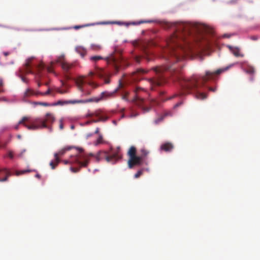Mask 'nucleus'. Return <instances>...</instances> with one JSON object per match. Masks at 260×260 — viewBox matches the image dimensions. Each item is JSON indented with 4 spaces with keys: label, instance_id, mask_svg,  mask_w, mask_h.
<instances>
[{
    "label": "nucleus",
    "instance_id": "obj_13",
    "mask_svg": "<svg viewBox=\"0 0 260 260\" xmlns=\"http://www.w3.org/2000/svg\"><path fill=\"white\" fill-rule=\"evenodd\" d=\"M97 75L101 78L103 79L105 83L109 84L110 82L109 76L108 72L102 69H100L96 72Z\"/></svg>",
    "mask_w": 260,
    "mask_h": 260
},
{
    "label": "nucleus",
    "instance_id": "obj_50",
    "mask_svg": "<svg viewBox=\"0 0 260 260\" xmlns=\"http://www.w3.org/2000/svg\"><path fill=\"white\" fill-rule=\"evenodd\" d=\"M99 131H100V128L99 127H97L94 133L96 134H99Z\"/></svg>",
    "mask_w": 260,
    "mask_h": 260
},
{
    "label": "nucleus",
    "instance_id": "obj_33",
    "mask_svg": "<svg viewBox=\"0 0 260 260\" xmlns=\"http://www.w3.org/2000/svg\"><path fill=\"white\" fill-rule=\"evenodd\" d=\"M58 164V163H57L55 159L54 160H52L49 164L52 169H54Z\"/></svg>",
    "mask_w": 260,
    "mask_h": 260
},
{
    "label": "nucleus",
    "instance_id": "obj_10",
    "mask_svg": "<svg viewBox=\"0 0 260 260\" xmlns=\"http://www.w3.org/2000/svg\"><path fill=\"white\" fill-rule=\"evenodd\" d=\"M76 85L79 90L86 95H89L90 92L87 90L84 87L85 81L83 77H79L76 80Z\"/></svg>",
    "mask_w": 260,
    "mask_h": 260
},
{
    "label": "nucleus",
    "instance_id": "obj_6",
    "mask_svg": "<svg viewBox=\"0 0 260 260\" xmlns=\"http://www.w3.org/2000/svg\"><path fill=\"white\" fill-rule=\"evenodd\" d=\"M93 116L98 117L99 118L97 119H93L91 121H87L86 122L87 124H90L92 122L97 123L100 121L105 122L107 121L109 118L107 113L105 111L101 109L96 110L94 112L88 111L85 115L86 118H91Z\"/></svg>",
    "mask_w": 260,
    "mask_h": 260
},
{
    "label": "nucleus",
    "instance_id": "obj_30",
    "mask_svg": "<svg viewBox=\"0 0 260 260\" xmlns=\"http://www.w3.org/2000/svg\"><path fill=\"white\" fill-rule=\"evenodd\" d=\"M50 93L51 89L50 88H49L45 92H41L39 91H37V93L39 94V95H41L43 96L48 95L50 94Z\"/></svg>",
    "mask_w": 260,
    "mask_h": 260
},
{
    "label": "nucleus",
    "instance_id": "obj_47",
    "mask_svg": "<svg viewBox=\"0 0 260 260\" xmlns=\"http://www.w3.org/2000/svg\"><path fill=\"white\" fill-rule=\"evenodd\" d=\"M4 85L3 80L0 77V86H3Z\"/></svg>",
    "mask_w": 260,
    "mask_h": 260
},
{
    "label": "nucleus",
    "instance_id": "obj_38",
    "mask_svg": "<svg viewBox=\"0 0 260 260\" xmlns=\"http://www.w3.org/2000/svg\"><path fill=\"white\" fill-rule=\"evenodd\" d=\"M70 170L73 173H77L80 171V168H76L71 167Z\"/></svg>",
    "mask_w": 260,
    "mask_h": 260
},
{
    "label": "nucleus",
    "instance_id": "obj_49",
    "mask_svg": "<svg viewBox=\"0 0 260 260\" xmlns=\"http://www.w3.org/2000/svg\"><path fill=\"white\" fill-rule=\"evenodd\" d=\"M209 90H210V91H212L214 92V91H216V88L210 87V88H209Z\"/></svg>",
    "mask_w": 260,
    "mask_h": 260
},
{
    "label": "nucleus",
    "instance_id": "obj_46",
    "mask_svg": "<svg viewBox=\"0 0 260 260\" xmlns=\"http://www.w3.org/2000/svg\"><path fill=\"white\" fill-rule=\"evenodd\" d=\"M19 124H22L24 126H25V127H26L24 125V123H19V122H18V124H17L15 126V128L16 129H18V128H19Z\"/></svg>",
    "mask_w": 260,
    "mask_h": 260
},
{
    "label": "nucleus",
    "instance_id": "obj_63",
    "mask_svg": "<svg viewBox=\"0 0 260 260\" xmlns=\"http://www.w3.org/2000/svg\"><path fill=\"white\" fill-rule=\"evenodd\" d=\"M71 128H74V126H72Z\"/></svg>",
    "mask_w": 260,
    "mask_h": 260
},
{
    "label": "nucleus",
    "instance_id": "obj_8",
    "mask_svg": "<svg viewBox=\"0 0 260 260\" xmlns=\"http://www.w3.org/2000/svg\"><path fill=\"white\" fill-rule=\"evenodd\" d=\"M106 61L109 64H111L113 66L116 72H118L122 62L120 54H111L109 57L106 58Z\"/></svg>",
    "mask_w": 260,
    "mask_h": 260
},
{
    "label": "nucleus",
    "instance_id": "obj_7",
    "mask_svg": "<svg viewBox=\"0 0 260 260\" xmlns=\"http://www.w3.org/2000/svg\"><path fill=\"white\" fill-rule=\"evenodd\" d=\"M118 87L116 88L113 91H103L101 93V94L99 96L84 100L85 103L93 102L98 103L102 101H105L109 99L113 98L115 96V95L116 93L118 91Z\"/></svg>",
    "mask_w": 260,
    "mask_h": 260
},
{
    "label": "nucleus",
    "instance_id": "obj_35",
    "mask_svg": "<svg viewBox=\"0 0 260 260\" xmlns=\"http://www.w3.org/2000/svg\"><path fill=\"white\" fill-rule=\"evenodd\" d=\"M143 172V170H140L138 171L137 172V173L135 174V177L136 178H139L141 175H142Z\"/></svg>",
    "mask_w": 260,
    "mask_h": 260
},
{
    "label": "nucleus",
    "instance_id": "obj_44",
    "mask_svg": "<svg viewBox=\"0 0 260 260\" xmlns=\"http://www.w3.org/2000/svg\"><path fill=\"white\" fill-rule=\"evenodd\" d=\"M88 25H76L74 26V28L77 29H79V28H82L85 26H88Z\"/></svg>",
    "mask_w": 260,
    "mask_h": 260
},
{
    "label": "nucleus",
    "instance_id": "obj_23",
    "mask_svg": "<svg viewBox=\"0 0 260 260\" xmlns=\"http://www.w3.org/2000/svg\"><path fill=\"white\" fill-rule=\"evenodd\" d=\"M244 71L250 75H253L255 73V70L253 67L248 66L244 69Z\"/></svg>",
    "mask_w": 260,
    "mask_h": 260
},
{
    "label": "nucleus",
    "instance_id": "obj_15",
    "mask_svg": "<svg viewBox=\"0 0 260 260\" xmlns=\"http://www.w3.org/2000/svg\"><path fill=\"white\" fill-rule=\"evenodd\" d=\"M77 103H85L84 100H73V101H58L57 102L54 104L55 105H63L64 104H77Z\"/></svg>",
    "mask_w": 260,
    "mask_h": 260
},
{
    "label": "nucleus",
    "instance_id": "obj_16",
    "mask_svg": "<svg viewBox=\"0 0 260 260\" xmlns=\"http://www.w3.org/2000/svg\"><path fill=\"white\" fill-rule=\"evenodd\" d=\"M70 147L64 148L59 150L58 152L54 153V156L55 158V161H56L57 163H59L60 161L59 157H61L62 155H63L66 152L67 150H70Z\"/></svg>",
    "mask_w": 260,
    "mask_h": 260
},
{
    "label": "nucleus",
    "instance_id": "obj_48",
    "mask_svg": "<svg viewBox=\"0 0 260 260\" xmlns=\"http://www.w3.org/2000/svg\"><path fill=\"white\" fill-rule=\"evenodd\" d=\"M135 60L137 62H140V58L138 56H136L135 58Z\"/></svg>",
    "mask_w": 260,
    "mask_h": 260
},
{
    "label": "nucleus",
    "instance_id": "obj_21",
    "mask_svg": "<svg viewBox=\"0 0 260 260\" xmlns=\"http://www.w3.org/2000/svg\"><path fill=\"white\" fill-rule=\"evenodd\" d=\"M76 50L79 54H80V55L82 57H83L86 54V50L81 47H79L76 48Z\"/></svg>",
    "mask_w": 260,
    "mask_h": 260
},
{
    "label": "nucleus",
    "instance_id": "obj_9",
    "mask_svg": "<svg viewBox=\"0 0 260 260\" xmlns=\"http://www.w3.org/2000/svg\"><path fill=\"white\" fill-rule=\"evenodd\" d=\"M56 62L59 63L62 69L66 72L69 71L73 67L72 64L68 63L64 60V56L63 55L59 56L57 58Z\"/></svg>",
    "mask_w": 260,
    "mask_h": 260
},
{
    "label": "nucleus",
    "instance_id": "obj_54",
    "mask_svg": "<svg viewBox=\"0 0 260 260\" xmlns=\"http://www.w3.org/2000/svg\"><path fill=\"white\" fill-rule=\"evenodd\" d=\"M92 136V134H89L87 135V137L88 138V137H91Z\"/></svg>",
    "mask_w": 260,
    "mask_h": 260
},
{
    "label": "nucleus",
    "instance_id": "obj_29",
    "mask_svg": "<svg viewBox=\"0 0 260 260\" xmlns=\"http://www.w3.org/2000/svg\"><path fill=\"white\" fill-rule=\"evenodd\" d=\"M155 22V21H154V20H144V21H140L139 22H133V23H132V24H140L144 23H152V22Z\"/></svg>",
    "mask_w": 260,
    "mask_h": 260
},
{
    "label": "nucleus",
    "instance_id": "obj_1",
    "mask_svg": "<svg viewBox=\"0 0 260 260\" xmlns=\"http://www.w3.org/2000/svg\"><path fill=\"white\" fill-rule=\"evenodd\" d=\"M232 66L219 69L216 71H207L205 76L200 79L197 76H193L190 78L185 79L180 74V70L176 67H172L170 64L165 66L156 67L153 68L156 77L151 78L149 82L151 86H160L165 82V78L163 75L165 71H169L174 76V80L178 81L181 86L182 91L180 93H175L168 98V100H172L181 95L196 92V97L198 99L204 100L206 98V95L204 93L198 92V90L202 85L209 80L214 79L216 77L229 70Z\"/></svg>",
    "mask_w": 260,
    "mask_h": 260
},
{
    "label": "nucleus",
    "instance_id": "obj_52",
    "mask_svg": "<svg viewBox=\"0 0 260 260\" xmlns=\"http://www.w3.org/2000/svg\"><path fill=\"white\" fill-rule=\"evenodd\" d=\"M230 35H228V34H224L223 35V37L224 38H229L230 37Z\"/></svg>",
    "mask_w": 260,
    "mask_h": 260
},
{
    "label": "nucleus",
    "instance_id": "obj_45",
    "mask_svg": "<svg viewBox=\"0 0 260 260\" xmlns=\"http://www.w3.org/2000/svg\"><path fill=\"white\" fill-rule=\"evenodd\" d=\"M251 39L254 41H256L258 39V37L256 36H253L251 37Z\"/></svg>",
    "mask_w": 260,
    "mask_h": 260
},
{
    "label": "nucleus",
    "instance_id": "obj_57",
    "mask_svg": "<svg viewBox=\"0 0 260 260\" xmlns=\"http://www.w3.org/2000/svg\"><path fill=\"white\" fill-rule=\"evenodd\" d=\"M36 177H37V178H40V175L39 174H36Z\"/></svg>",
    "mask_w": 260,
    "mask_h": 260
},
{
    "label": "nucleus",
    "instance_id": "obj_11",
    "mask_svg": "<svg viewBox=\"0 0 260 260\" xmlns=\"http://www.w3.org/2000/svg\"><path fill=\"white\" fill-rule=\"evenodd\" d=\"M142 160V157L140 156H136L129 158L127 162L129 168L132 169L135 166L140 165Z\"/></svg>",
    "mask_w": 260,
    "mask_h": 260
},
{
    "label": "nucleus",
    "instance_id": "obj_17",
    "mask_svg": "<svg viewBox=\"0 0 260 260\" xmlns=\"http://www.w3.org/2000/svg\"><path fill=\"white\" fill-rule=\"evenodd\" d=\"M147 73V71L143 69H138L134 73L133 78L134 80H138L140 79V76Z\"/></svg>",
    "mask_w": 260,
    "mask_h": 260
},
{
    "label": "nucleus",
    "instance_id": "obj_27",
    "mask_svg": "<svg viewBox=\"0 0 260 260\" xmlns=\"http://www.w3.org/2000/svg\"><path fill=\"white\" fill-rule=\"evenodd\" d=\"M32 171V170H30V169L24 170L20 171H16L15 174H16V176H19V175L23 174L26 173L31 172Z\"/></svg>",
    "mask_w": 260,
    "mask_h": 260
},
{
    "label": "nucleus",
    "instance_id": "obj_51",
    "mask_svg": "<svg viewBox=\"0 0 260 260\" xmlns=\"http://www.w3.org/2000/svg\"><path fill=\"white\" fill-rule=\"evenodd\" d=\"M3 54H4V55L5 56H7L9 55L10 53H9V52H4L3 53Z\"/></svg>",
    "mask_w": 260,
    "mask_h": 260
},
{
    "label": "nucleus",
    "instance_id": "obj_19",
    "mask_svg": "<svg viewBox=\"0 0 260 260\" xmlns=\"http://www.w3.org/2000/svg\"><path fill=\"white\" fill-rule=\"evenodd\" d=\"M229 48L230 51L233 53V54L236 57L239 56H243V55H241L240 53V50L238 48H234L232 46H229Z\"/></svg>",
    "mask_w": 260,
    "mask_h": 260
},
{
    "label": "nucleus",
    "instance_id": "obj_14",
    "mask_svg": "<svg viewBox=\"0 0 260 260\" xmlns=\"http://www.w3.org/2000/svg\"><path fill=\"white\" fill-rule=\"evenodd\" d=\"M39 94L37 93V91H35L33 89L28 88L24 91L23 96H22V101L26 102V99L32 95H38Z\"/></svg>",
    "mask_w": 260,
    "mask_h": 260
},
{
    "label": "nucleus",
    "instance_id": "obj_62",
    "mask_svg": "<svg viewBox=\"0 0 260 260\" xmlns=\"http://www.w3.org/2000/svg\"><path fill=\"white\" fill-rule=\"evenodd\" d=\"M41 83H38V86L40 87L41 86Z\"/></svg>",
    "mask_w": 260,
    "mask_h": 260
},
{
    "label": "nucleus",
    "instance_id": "obj_37",
    "mask_svg": "<svg viewBox=\"0 0 260 260\" xmlns=\"http://www.w3.org/2000/svg\"><path fill=\"white\" fill-rule=\"evenodd\" d=\"M34 103L36 105H42L44 106H48L49 105L48 103L44 102H35Z\"/></svg>",
    "mask_w": 260,
    "mask_h": 260
},
{
    "label": "nucleus",
    "instance_id": "obj_34",
    "mask_svg": "<svg viewBox=\"0 0 260 260\" xmlns=\"http://www.w3.org/2000/svg\"><path fill=\"white\" fill-rule=\"evenodd\" d=\"M129 94V92L128 91H124V92L122 95V99L123 100L128 101V96Z\"/></svg>",
    "mask_w": 260,
    "mask_h": 260
},
{
    "label": "nucleus",
    "instance_id": "obj_24",
    "mask_svg": "<svg viewBox=\"0 0 260 260\" xmlns=\"http://www.w3.org/2000/svg\"><path fill=\"white\" fill-rule=\"evenodd\" d=\"M45 65L43 62L40 63L39 64L36 66V68L37 70L38 74H39L40 72L44 69Z\"/></svg>",
    "mask_w": 260,
    "mask_h": 260
},
{
    "label": "nucleus",
    "instance_id": "obj_43",
    "mask_svg": "<svg viewBox=\"0 0 260 260\" xmlns=\"http://www.w3.org/2000/svg\"><path fill=\"white\" fill-rule=\"evenodd\" d=\"M182 104H183L182 102H180L179 103H177V104H176L174 105V108H176L178 107L179 106H180V105H181Z\"/></svg>",
    "mask_w": 260,
    "mask_h": 260
},
{
    "label": "nucleus",
    "instance_id": "obj_22",
    "mask_svg": "<svg viewBox=\"0 0 260 260\" xmlns=\"http://www.w3.org/2000/svg\"><path fill=\"white\" fill-rule=\"evenodd\" d=\"M31 58L28 59L26 62L25 63V68H26V72L28 73H32V71L31 69H30V61L31 60Z\"/></svg>",
    "mask_w": 260,
    "mask_h": 260
},
{
    "label": "nucleus",
    "instance_id": "obj_26",
    "mask_svg": "<svg viewBox=\"0 0 260 260\" xmlns=\"http://www.w3.org/2000/svg\"><path fill=\"white\" fill-rule=\"evenodd\" d=\"M91 48L92 50L94 51H98L102 49V46L98 44H91Z\"/></svg>",
    "mask_w": 260,
    "mask_h": 260
},
{
    "label": "nucleus",
    "instance_id": "obj_20",
    "mask_svg": "<svg viewBox=\"0 0 260 260\" xmlns=\"http://www.w3.org/2000/svg\"><path fill=\"white\" fill-rule=\"evenodd\" d=\"M136 148L134 146H131L127 152L129 158L136 156Z\"/></svg>",
    "mask_w": 260,
    "mask_h": 260
},
{
    "label": "nucleus",
    "instance_id": "obj_32",
    "mask_svg": "<svg viewBox=\"0 0 260 260\" xmlns=\"http://www.w3.org/2000/svg\"><path fill=\"white\" fill-rule=\"evenodd\" d=\"M141 151L142 153V156H141L142 157V159L149 154V151L145 149H141Z\"/></svg>",
    "mask_w": 260,
    "mask_h": 260
},
{
    "label": "nucleus",
    "instance_id": "obj_40",
    "mask_svg": "<svg viewBox=\"0 0 260 260\" xmlns=\"http://www.w3.org/2000/svg\"><path fill=\"white\" fill-rule=\"evenodd\" d=\"M57 92L59 93H61V94H64V93H66L67 91L65 90L57 89Z\"/></svg>",
    "mask_w": 260,
    "mask_h": 260
},
{
    "label": "nucleus",
    "instance_id": "obj_55",
    "mask_svg": "<svg viewBox=\"0 0 260 260\" xmlns=\"http://www.w3.org/2000/svg\"><path fill=\"white\" fill-rule=\"evenodd\" d=\"M93 75V73L92 72H90L89 73V76H92Z\"/></svg>",
    "mask_w": 260,
    "mask_h": 260
},
{
    "label": "nucleus",
    "instance_id": "obj_5",
    "mask_svg": "<svg viewBox=\"0 0 260 260\" xmlns=\"http://www.w3.org/2000/svg\"><path fill=\"white\" fill-rule=\"evenodd\" d=\"M134 92H135V95L133 101L144 112H148L150 109V107H148V105L153 106L158 104V102L153 99H149L148 100H145L148 94L145 89L141 87H136L134 90Z\"/></svg>",
    "mask_w": 260,
    "mask_h": 260
},
{
    "label": "nucleus",
    "instance_id": "obj_18",
    "mask_svg": "<svg viewBox=\"0 0 260 260\" xmlns=\"http://www.w3.org/2000/svg\"><path fill=\"white\" fill-rule=\"evenodd\" d=\"M174 148L173 145L170 142L162 144L160 146V149L165 151H171Z\"/></svg>",
    "mask_w": 260,
    "mask_h": 260
},
{
    "label": "nucleus",
    "instance_id": "obj_60",
    "mask_svg": "<svg viewBox=\"0 0 260 260\" xmlns=\"http://www.w3.org/2000/svg\"><path fill=\"white\" fill-rule=\"evenodd\" d=\"M138 114H136L135 115H132L131 116V117H136V116H137Z\"/></svg>",
    "mask_w": 260,
    "mask_h": 260
},
{
    "label": "nucleus",
    "instance_id": "obj_53",
    "mask_svg": "<svg viewBox=\"0 0 260 260\" xmlns=\"http://www.w3.org/2000/svg\"><path fill=\"white\" fill-rule=\"evenodd\" d=\"M22 80L24 82H25V83H26V82H27V80H26L25 78H23V77H22Z\"/></svg>",
    "mask_w": 260,
    "mask_h": 260
},
{
    "label": "nucleus",
    "instance_id": "obj_4",
    "mask_svg": "<svg viewBox=\"0 0 260 260\" xmlns=\"http://www.w3.org/2000/svg\"><path fill=\"white\" fill-rule=\"evenodd\" d=\"M55 117L53 114L50 113H47L45 117L41 118H37L32 120L29 121V118L23 117L19 121V123H24V125L28 129L35 130L38 128H47L51 131L52 124L55 121Z\"/></svg>",
    "mask_w": 260,
    "mask_h": 260
},
{
    "label": "nucleus",
    "instance_id": "obj_36",
    "mask_svg": "<svg viewBox=\"0 0 260 260\" xmlns=\"http://www.w3.org/2000/svg\"><path fill=\"white\" fill-rule=\"evenodd\" d=\"M88 84L89 85H90L91 87H92L93 88H95L97 87H98V85L93 82L90 81L88 82Z\"/></svg>",
    "mask_w": 260,
    "mask_h": 260
},
{
    "label": "nucleus",
    "instance_id": "obj_41",
    "mask_svg": "<svg viewBox=\"0 0 260 260\" xmlns=\"http://www.w3.org/2000/svg\"><path fill=\"white\" fill-rule=\"evenodd\" d=\"M59 128L60 129H62L63 128V122H62V119H60L59 120Z\"/></svg>",
    "mask_w": 260,
    "mask_h": 260
},
{
    "label": "nucleus",
    "instance_id": "obj_58",
    "mask_svg": "<svg viewBox=\"0 0 260 260\" xmlns=\"http://www.w3.org/2000/svg\"><path fill=\"white\" fill-rule=\"evenodd\" d=\"M69 162V161H68V160H64V163L65 164H68Z\"/></svg>",
    "mask_w": 260,
    "mask_h": 260
},
{
    "label": "nucleus",
    "instance_id": "obj_2",
    "mask_svg": "<svg viewBox=\"0 0 260 260\" xmlns=\"http://www.w3.org/2000/svg\"><path fill=\"white\" fill-rule=\"evenodd\" d=\"M163 26L166 28H173L174 33L167 41V47L162 49V57L169 63H175L181 60L186 52V48L181 42L186 44V37L190 34L193 25L191 23L181 22H164Z\"/></svg>",
    "mask_w": 260,
    "mask_h": 260
},
{
    "label": "nucleus",
    "instance_id": "obj_42",
    "mask_svg": "<svg viewBox=\"0 0 260 260\" xmlns=\"http://www.w3.org/2000/svg\"><path fill=\"white\" fill-rule=\"evenodd\" d=\"M26 152L25 149H23L18 155V156L19 157H22L23 156V154Z\"/></svg>",
    "mask_w": 260,
    "mask_h": 260
},
{
    "label": "nucleus",
    "instance_id": "obj_59",
    "mask_svg": "<svg viewBox=\"0 0 260 260\" xmlns=\"http://www.w3.org/2000/svg\"><path fill=\"white\" fill-rule=\"evenodd\" d=\"M146 59H147V60L148 61H150V58H149L148 56H147V57H146Z\"/></svg>",
    "mask_w": 260,
    "mask_h": 260
},
{
    "label": "nucleus",
    "instance_id": "obj_31",
    "mask_svg": "<svg viewBox=\"0 0 260 260\" xmlns=\"http://www.w3.org/2000/svg\"><path fill=\"white\" fill-rule=\"evenodd\" d=\"M167 115V114H164V115L162 116H160L159 117H158V118H157L155 120L154 122L156 124H158V123H159L160 122H161L164 118V117L165 116H166Z\"/></svg>",
    "mask_w": 260,
    "mask_h": 260
},
{
    "label": "nucleus",
    "instance_id": "obj_28",
    "mask_svg": "<svg viewBox=\"0 0 260 260\" xmlns=\"http://www.w3.org/2000/svg\"><path fill=\"white\" fill-rule=\"evenodd\" d=\"M103 142H104V141H103V136L101 135H99L98 138L97 139L96 142H95L94 145H98L100 144L103 143Z\"/></svg>",
    "mask_w": 260,
    "mask_h": 260
},
{
    "label": "nucleus",
    "instance_id": "obj_56",
    "mask_svg": "<svg viewBox=\"0 0 260 260\" xmlns=\"http://www.w3.org/2000/svg\"><path fill=\"white\" fill-rule=\"evenodd\" d=\"M47 70L49 72H52L51 69L50 68H48Z\"/></svg>",
    "mask_w": 260,
    "mask_h": 260
},
{
    "label": "nucleus",
    "instance_id": "obj_39",
    "mask_svg": "<svg viewBox=\"0 0 260 260\" xmlns=\"http://www.w3.org/2000/svg\"><path fill=\"white\" fill-rule=\"evenodd\" d=\"M8 156L11 159H13L14 158L13 152L11 151H9L8 153Z\"/></svg>",
    "mask_w": 260,
    "mask_h": 260
},
{
    "label": "nucleus",
    "instance_id": "obj_61",
    "mask_svg": "<svg viewBox=\"0 0 260 260\" xmlns=\"http://www.w3.org/2000/svg\"><path fill=\"white\" fill-rule=\"evenodd\" d=\"M80 152H82L83 151V150L82 149H80Z\"/></svg>",
    "mask_w": 260,
    "mask_h": 260
},
{
    "label": "nucleus",
    "instance_id": "obj_12",
    "mask_svg": "<svg viewBox=\"0 0 260 260\" xmlns=\"http://www.w3.org/2000/svg\"><path fill=\"white\" fill-rule=\"evenodd\" d=\"M11 175V172L9 169L6 168H0V182L7 181Z\"/></svg>",
    "mask_w": 260,
    "mask_h": 260
},
{
    "label": "nucleus",
    "instance_id": "obj_3",
    "mask_svg": "<svg viewBox=\"0 0 260 260\" xmlns=\"http://www.w3.org/2000/svg\"><path fill=\"white\" fill-rule=\"evenodd\" d=\"M90 157H95L98 161L103 159H105L107 162H115L121 158L119 150L116 151L112 150L109 152L102 151H99L96 155H94L92 153H82L76 156L74 160L71 162L78 164L80 167H86L89 164Z\"/></svg>",
    "mask_w": 260,
    "mask_h": 260
},
{
    "label": "nucleus",
    "instance_id": "obj_25",
    "mask_svg": "<svg viewBox=\"0 0 260 260\" xmlns=\"http://www.w3.org/2000/svg\"><path fill=\"white\" fill-rule=\"evenodd\" d=\"M103 57L101 56H93L90 57V60L93 62H96L99 60L102 59Z\"/></svg>",
    "mask_w": 260,
    "mask_h": 260
}]
</instances>
